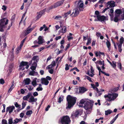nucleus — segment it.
Segmentation results:
<instances>
[{
    "instance_id": "f257e3e1",
    "label": "nucleus",
    "mask_w": 124,
    "mask_h": 124,
    "mask_svg": "<svg viewBox=\"0 0 124 124\" xmlns=\"http://www.w3.org/2000/svg\"><path fill=\"white\" fill-rule=\"evenodd\" d=\"M67 101L68 102V106L66 107V108H70L72 107L76 103L77 98L68 95L67 97Z\"/></svg>"
},
{
    "instance_id": "f03ea898",
    "label": "nucleus",
    "mask_w": 124,
    "mask_h": 124,
    "mask_svg": "<svg viewBox=\"0 0 124 124\" xmlns=\"http://www.w3.org/2000/svg\"><path fill=\"white\" fill-rule=\"evenodd\" d=\"M93 104L91 102L88 101L86 102L84 105V108L86 110V112L87 114H89L92 110Z\"/></svg>"
},
{
    "instance_id": "7ed1b4c3",
    "label": "nucleus",
    "mask_w": 124,
    "mask_h": 124,
    "mask_svg": "<svg viewBox=\"0 0 124 124\" xmlns=\"http://www.w3.org/2000/svg\"><path fill=\"white\" fill-rule=\"evenodd\" d=\"M118 96V95L116 93H108L107 95H104V97L106 99L108 98V99H107L106 100L109 101H111L114 100Z\"/></svg>"
},
{
    "instance_id": "20e7f679",
    "label": "nucleus",
    "mask_w": 124,
    "mask_h": 124,
    "mask_svg": "<svg viewBox=\"0 0 124 124\" xmlns=\"http://www.w3.org/2000/svg\"><path fill=\"white\" fill-rule=\"evenodd\" d=\"M8 20L5 18H4L0 20V31H3V28L5 27V25L8 23Z\"/></svg>"
},
{
    "instance_id": "39448f33",
    "label": "nucleus",
    "mask_w": 124,
    "mask_h": 124,
    "mask_svg": "<svg viewBox=\"0 0 124 124\" xmlns=\"http://www.w3.org/2000/svg\"><path fill=\"white\" fill-rule=\"evenodd\" d=\"M70 121L69 117L66 116H63L61 118L60 122L61 124H70Z\"/></svg>"
},
{
    "instance_id": "423d86ee",
    "label": "nucleus",
    "mask_w": 124,
    "mask_h": 124,
    "mask_svg": "<svg viewBox=\"0 0 124 124\" xmlns=\"http://www.w3.org/2000/svg\"><path fill=\"white\" fill-rule=\"evenodd\" d=\"M80 11H83L84 8L83 2L81 0L78 1L77 4V7Z\"/></svg>"
},
{
    "instance_id": "0eeeda50",
    "label": "nucleus",
    "mask_w": 124,
    "mask_h": 124,
    "mask_svg": "<svg viewBox=\"0 0 124 124\" xmlns=\"http://www.w3.org/2000/svg\"><path fill=\"white\" fill-rule=\"evenodd\" d=\"M91 85L93 88L96 91L97 93H98V96L101 95L102 94V92H104V89H100L99 90L98 88L95 86L93 84H92Z\"/></svg>"
},
{
    "instance_id": "6e6552de",
    "label": "nucleus",
    "mask_w": 124,
    "mask_h": 124,
    "mask_svg": "<svg viewBox=\"0 0 124 124\" xmlns=\"http://www.w3.org/2000/svg\"><path fill=\"white\" fill-rule=\"evenodd\" d=\"M97 17L98 20L101 22L104 21H107L108 20V18L107 17L104 16L97 15Z\"/></svg>"
},
{
    "instance_id": "1a4fd4ad",
    "label": "nucleus",
    "mask_w": 124,
    "mask_h": 124,
    "mask_svg": "<svg viewBox=\"0 0 124 124\" xmlns=\"http://www.w3.org/2000/svg\"><path fill=\"white\" fill-rule=\"evenodd\" d=\"M74 10H75V11L74 12H74H73L72 13L70 14V16H76L79 14V12L81 11H80L79 9L77 8Z\"/></svg>"
},
{
    "instance_id": "9d476101",
    "label": "nucleus",
    "mask_w": 124,
    "mask_h": 124,
    "mask_svg": "<svg viewBox=\"0 0 124 124\" xmlns=\"http://www.w3.org/2000/svg\"><path fill=\"white\" fill-rule=\"evenodd\" d=\"M8 121H9L11 124H16L18 123L19 122L18 119L16 118L13 121V118L12 117H10L8 119Z\"/></svg>"
},
{
    "instance_id": "9b49d317",
    "label": "nucleus",
    "mask_w": 124,
    "mask_h": 124,
    "mask_svg": "<svg viewBox=\"0 0 124 124\" xmlns=\"http://www.w3.org/2000/svg\"><path fill=\"white\" fill-rule=\"evenodd\" d=\"M109 5V7L110 8H112L115 6V2L112 0H110L107 3L106 5L107 6H108Z\"/></svg>"
},
{
    "instance_id": "f8f14e48",
    "label": "nucleus",
    "mask_w": 124,
    "mask_h": 124,
    "mask_svg": "<svg viewBox=\"0 0 124 124\" xmlns=\"http://www.w3.org/2000/svg\"><path fill=\"white\" fill-rule=\"evenodd\" d=\"M15 107L14 106H10L7 107V108L6 112H9L10 113H11L13 110L15 109Z\"/></svg>"
},
{
    "instance_id": "ddd939ff",
    "label": "nucleus",
    "mask_w": 124,
    "mask_h": 124,
    "mask_svg": "<svg viewBox=\"0 0 124 124\" xmlns=\"http://www.w3.org/2000/svg\"><path fill=\"white\" fill-rule=\"evenodd\" d=\"M46 9H45L39 12L36 17L37 19H39L46 11Z\"/></svg>"
},
{
    "instance_id": "4468645a",
    "label": "nucleus",
    "mask_w": 124,
    "mask_h": 124,
    "mask_svg": "<svg viewBox=\"0 0 124 124\" xmlns=\"http://www.w3.org/2000/svg\"><path fill=\"white\" fill-rule=\"evenodd\" d=\"M38 44H42L44 42V39L42 36H39L38 38Z\"/></svg>"
},
{
    "instance_id": "2eb2a0df",
    "label": "nucleus",
    "mask_w": 124,
    "mask_h": 124,
    "mask_svg": "<svg viewBox=\"0 0 124 124\" xmlns=\"http://www.w3.org/2000/svg\"><path fill=\"white\" fill-rule=\"evenodd\" d=\"M41 81L42 84H44L46 85H47L49 83V81L45 78H41Z\"/></svg>"
},
{
    "instance_id": "dca6fc26",
    "label": "nucleus",
    "mask_w": 124,
    "mask_h": 124,
    "mask_svg": "<svg viewBox=\"0 0 124 124\" xmlns=\"http://www.w3.org/2000/svg\"><path fill=\"white\" fill-rule=\"evenodd\" d=\"M64 0H63L59 1L57 2L54 4V8H56L62 4Z\"/></svg>"
},
{
    "instance_id": "f3484780",
    "label": "nucleus",
    "mask_w": 124,
    "mask_h": 124,
    "mask_svg": "<svg viewBox=\"0 0 124 124\" xmlns=\"http://www.w3.org/2000/svg\"><path fill=\"white\" fill-rule=\"evenodd\" d=\"M79 93H83L84 92L87 90V89L84 87H79Z\"/></svg>"
},
{
    "instance_id": "a211bd4d",
    "label": "nucleus",
    "mask_w": 124,
    "mask_h": 124,
    "mask_svg": "<svg viewBox=\"0 0 124 124\" xmlns=\"http://www.w3.org/2000/svg\"><path fill=\"white\" fill-rule=\"evenodd\" d=\"M37 63L35 62H34L32 64V66L31 67V69L32 70H35L37 67Z\"/></svg>"
},
{
    "instance_id": "6ab92c4d",
    "label": "nucleus",
    "mask_w": 124,
    "mask_h": 124,
    "mask_svg": "<svg viewBox=\"0 0 124 124\" xmlns=\"http://www.w3.org/2000/svg\"><path fill=\"white\" fill-rule=\"evenodd\" d=\"M37 100V98H34L33 96L32 95L29 99V102H36Z\"/></svg>"
},
{
    "instance_id": "aec40b11",
    "label": "nucleus",
    "mask_w": 124,
    "mask_h": 124,
    "mask_svg": "<svg viewBox=\"0 0 124 124\" xmlns=\"http://www.w3.org/2000/svg\"><path fill=\"white\" fill-rule=\"evenodd\" d=\"M32 30L33 29L32 28H27L26 30L24 32L25 35H27L30 33Z\"/></svg>"
},
{
    "instance_id": "412c9836",
    "label": "nucleus",
    "mask_w": 124,
    "mask_h": 124,
    "mask_svg": "<svg viewBox=\"0 0 124 124\" xmlns=\"http://www.w3.org/2000/svg\"><path fill=\"white\" fill-rule=\"evenodd\" d=\"M67 27L66 26H63L61 30H60L59 31V33H65L66 31Z\"/></svg>"
},
{
    "instance_id": "4be33fe9",
    "label": "nucleus",
    "mask_w": 124,
    "mask_h": 124,
    "mask_svg": "<svg viewBox=\"0 0 124 124\" xmlns=\"http://www.w3.org/2000/svg\"><path fill=\"white\" fill-rule=\"evenodd\" d=\"M37 78H35L33 79L32 82V84L34 87L38 85V84L37 83Z\"/></svg>"
},
{
    "instance_id": "5701e85b",
    "label": "nucleus",
    "mask_w": 124,
    "mask_h": 124,
    "mask_svg": "<svg viewBox=\"0 0 124 124\" xmlns=\"http://www.w3.org/2000/svg\"><path fill=\"white\" fill-rule=\"evenodd\" d=\"M109 12V14L111 17H113V8H111L108 10Z\"/></svg>"
},
{
    "instance_id": "b1692460",
    "label": "nucleus",
    "mask_w": 124,
    "mask_h": 124,
    "mask_svg": "<svg viewBox=\"0 0 124 124\" xmlns=\"http://www.w3.org/2000/svg\"><path fill=\"white\" fill-rule=\"evenodd\" d=\"M29 74L31 76H35L38 74V73L37 72H35L34 70H32L30 72Z\"/></svg>"
},
{
    "instance_id": "393cba45",
    "label": "nucleus",
    "mask_w": 124,
    "mask_h": 124,
    "mask_svg": "<svg viewBox=\"0 0 124 124\" xmlns=\"http://www.w3.org/2000/svg\"><path fill=\"white\" fill-rule=\"evenodd\" d=\"M31 81V80L30 78H27L24 79V82L25 85H28L30 84Z\"/></svg>"
},
{
    "instance_id": "a878e982",
    "label": "nucleus",
    "mask_w": 124,
    "mask_h": 124,
    "mask_svg": "<svg viewBox=\"0 0 124 124\" xmlns=\"http://www.w3.org/2000/svg\"><path fill=\"white\" fill-rule=\"evenodd\" d=\"M87 101L85 100H84L83 99H82L80 101V102L79 103V106L81 107L82 106L80 105L81 104H84L85 105V104L86 103V102H87Z\"/></svg>"
},
{
    "instance_id": "bb28decb",
    "label": "nucleus",
    "mask_w": 124,
    "mask_h": 124,
    "mask_svg": "<svg viewBox=\"0 0 124 124\" xmlns=\"http://www.w3.org/2000/svg\"><path fill=\"white\" fill-rule=\"evenodd\" d=\"M106 44L107 46L108 50H110V49L111 46V44L110 42H109L108 40H107V41L106 42Z\"/></svg>"
},
{
    "instance_id": "cd10ccee",
    "label": "nucleus",
    "mask_w": 124,
    "mask_h": 124,
    "mask_svg": "<svg viewBox=\"0 0 124 124\" xmlns=\"http://www.w3.org/2000/svg\"><path fill=\"white\" fill-rule=\"evenodd\" d=\"M28 64V63L27 62H22L20 64V66L23 67L26 65Z\"/></svg>"
},
{
    "instance_id": "c85d7f7f",
    "label": "nucleus",
    "mask_w": 124,
    "mask_h": 124,
    "mask_svg": "<svg viewBox=\"0 0 124 124\" xmlns=\"http://www.w3.org/2000/svg\"><path fill=\"white\" fill-rule=\"evenodd\" d=\"M95 63L97 64H100V65H102L104 63V61H101V60L97 61L95 62Z\"/></svg>"
},
{
    "instance_id": "c756f323",
    "label": "nucleus",
    "mask_w": 124,
    "mask_h": 124,
    "mask_svg": "<svg viewBox=\"0 0 124 124\" xmlns=\"http://www.w3.org/2000/svg\"><path fill=\"white\" fill-rule=\"evenodd\" d=\"M117 44L118 46V51L119 52L121 53L122 50V49L121 48L122 45L119 44V43H117Z\"/></svg>"
},
{
    "instance_id": "7c9ffc66",
    "label": "nucleus",
    "mask_w": 124,
    "mask_h": 124,
    "mask_svg": "<svg viewBox=\"0 0 124 124\" xmlns=\"http://www.w3.org/2000/svg\"><path fill=\"white\" fill-rule=\"evenodd\" d=\"M115 13L118 14H120L122 13V12L121 9H116V10L115 12Z\"/></svg>"
},
{
    "instance_id": "2f4dec72",
    "label": "nucleus",
    "mask_w": 124,
    "mask_h": 124,
    "mask_svg": "<svg viewBox=\"0 0 124 124\" xmlns=\"http://www.w3.org/2000/svg\"><path fill=\"white\" fill-rule=\"evenodd\" d=\"M112 112L111 110H108L105 111V114L106 115H108L110 114Z\"/></svg>"
},
{
    "instance_id": "473e14b6",
    "label": "nucleus",
    "mask_w": 124,
    "mask_h": 124,
    "mask_svg": "<svg viewBox=\"0 0 124 124\" xmlns=\"http://www.w3.org/2000/svg\"><path fill=\"white\" fill-rule=\"evenodd\" d=\"M63 99V96L62 95H61L59 97L58 99V102L59 103H60L62 101Z\"/></svg>"
},
{
    "instance_id": "72a5a7b5",
    "label": "nucleus",
    "mask_w": 124,
    "mask_h": 124,
    "mask_svg": "<svg viewBox=\"0 0 124 124\" xmlns=\"http://www.w3.org/2000/svg\"><path fill=\"white\" fill-rule=\"evenodd\" d=\"M39 58L38 55L34 56L32 58V60H36V62L37 61L39 60Z\"/></svg>"
},
{
    "instance_id": "f704fd0d",
    "label": "nucleus",
    "mask_w": 124,
    "mask_h": 124,
    "mask_svg": "<svg viewBox=\"0 0 124 124\" xmlns=\"http://www.w3.org/2000/svg\"><path fill=\"white\" fill-rule=\"evenodd\" d=\"M123 42H124V38L123 37H122L120 39V43H119V44L122 45Z\"/></svg>"
},
{
    "instance_id": "c9c22d12",
    "label": "nucleus",
    "mask_w": 124,
    "mask_h": 124,
    "mask_svg": "<svg viewBox=\"0 0 124 124\" xmlns=\"http://www.w3.org/2000/svg\"><path fill=\"white\" fill-rule=\"evenodd\" d=\"M22 108H21L20 109V110H22L24 108L26 105V102L23 101L22 103Z\"/></svg>"
},
{
    "instance_id": "e433bc0d",
    "label": "nucleus",
    "mask_w": 124,
    "mask_h": 124,
    "mask_svg": "<svg viewBox=\"0 0 124 124\" xmlns=\"http://www.w3.org/2000/svg\"><path fill=\"white\" fill-rule=\"evenodd\" d=\"M91 42V39L90 38H89L87 39V42L86 43L87 45L89 44Z\"/></svg>"
},
{
    "instance_id": "4c0bfd02",
    "label": "nucleus",
    "mask_w": 124,
    "mask_h": 124,
    "mask_svg": "<svg viewBox=\"0 0 124 124\" xmlns=\"http://www.w3.org/2000/svg\"><path fill=\"white\" fill-rule=\"evenodd\" d=\"M71 11L70 10L68 12L65 13L64 14V16L65 17H66L68 16L70 14Z\"/></svg>"
},
{
    "instance_id": "58836bf2",
    "label": "nucleus",
    "mask_w": 124,
    "mask_h": 124,
    "mask_svg": "<svg viewBox=\"0 0 124 124\" xmlns=\"http://www.w3.org/2000/svg\"><path fill=\"white\" fill-rule=\"evenodd\" d=\"M87 74L89 76L91 77H93V76L94 75L93 74V73L91 72L90 73L89 71H88L87 72Z\"/></svg>"
},
{
    "instance_id": "ea45409f",
    "label": "nucleus",
    "mask_w": 124,
    "mask_h": 124,
    "mask_svg": "<svg viewBox=\"0 0 124 124\" xmlns=\"http://www.w3.org/2000/svg\"><path fill=\"white\" fill-rule=\"evenodd\" d=\"M22 47V46H21L20 45L19 47H18L16 49V53L17 54L19 53L20 51V50Z\"/></svg>"
},
{
    "instance_id": "a19ab883",
    "label": "nucleus",
    "mask_w": 124,
    "mask_h": 124,
    "mask_svg": "<svg viewBox=\"0 0 124 124\" xmlns=\"http://www.w3.org/2000/svg\"><path fill=\"white\" fill-rule=\"evenodd\" d=\"M32 111L31 110L28 111L26 112V114L27 115H29L32 114Z\"/></svg>"
},
{
    "instance_id": "79ce46f5",
    "label": "nucleus",
    "mask_w": 124,
    "mask_h": 124,
    "mask_svg": "<svg viewBox=\"0 0 124 124\" xmlns=\"http://www.w3.org/2000/svg\"><path fill=\"white\" fill-rule=\"evenodd\" d=\"M14 85L13 84H12V85H11V86L10 87V88H9V89L8 90V91L10 92L14 88Z\"/></svg>"
},
{
    "instance_id": "37998d69",
    "label": "nucleus",
    "mask_w": 124,
    "mask_h": 124,
    "mask_svg": "<svg viewBox=\"0 0 124 124\" xmlns=\"http://www.w3.org/2000/svg\"><path fill=\"white\" fill-rule=\"evenodd\" d=\"M28 89L30 91H31L33 89V88L32 87V86L31 85H29L28 86H26Z\"/></svg>"
},
{
    "instance_id": "c03bdc74",
    "label": "nucleus",
    "mask_w": 124,
    "mask_h": 124,
    "mask_svg": "<svg viewBox=\"0 0 124 124\" xmlns=\"http://www.w3.org/2000/svg\"><path fill=\"white\" fill-rule=\"evenodd\" d=\"M15 105L16 107L17 108H21V105H19L17 102L15 103Z\"/></svg>"
},
{
    "instance_id": "a18cd8bd",
    "label": "nucleus",
    "mask_w": 124,
    "mask_h": 124,
    "mask_svg": "<svg viewBox=\"0 0 124 124\" xmlns=\"http://www.w3.org/2000/svg\"><path fill=\"white\" fill-rule=\"evenodd\" d=\"M54 67L53 65L51 64L47 67L46 68L47 69H49L53 68Z\"/></svg>"
},
{
    "instance_id": "49530a36",
    "label": "nucleus",
    "mask_w": 124,
    "mask_h": 124,
    "mask_svg": "<svg viewBox=\"0 0 124 124\" xmlns=\"http://www.w3.org/2000/svg\"><path fill=\"white\" fill-rule=\"evenodd\" d=\"M95 55L97 57H98V56H101L100 52V51L99 52H95Z\"/></svg>"
},
{
    "instance_id": "de8ad7c7",
    "label": "nucleus",
    "mask_w": 124,
    "mask_h": 124,
    "mask_svg": "<svg viewBox=\"0 0 124 124\" xmlns=\"http://www.w3.org/2000/svg\"><path fill=\"white\" fill-rule=\"evenodd\" d=\"M2 124H8L7 121L5 119H3L2 121Z\"/></svg>"
},
{
    "instance_id": "09e8293b",
    "label": "nucleus",
    "mask_w": 124,
    "mask_h": 124,
    "mask_svg": "<svg viewBox=\"0 0 124 124\" xmlns=\"http://www.w3.org/2000/svg\"><path fill=\"white\" fill-rule=\"evenodd\" d=\"M112 63H113V64L112 63V65H111L114 68H115L116 67V62L114 61H113L112 62Z\"/></svg>"
},
{
    "instance_id": "8fccbe9b",
    "label": "nucleus",
    "mask_w": 124,
    "mask_h": 124,
    "mask_svg": "<svg viewBox=\"0 0 124 124\" xmlns=\"http://www.w3.org/2000/svg\"><path fill=\"white\" fill-rule=\"evenodd\" d=\"M88 80H89V81L91 82H92L93 81L91 80V78L89 77L88 76H86L85 77Z\"/></svg>"
},
{
    "instance_id": "3c124183",
    "label": "nucleus",
    "mask_w": 124,
    "mask_h": 124,
    "mask_svg": "<svg viewBox=\"0 0 124 124\" xmlns=\"http://www.w3.org/2000/svg\"><path fill=\"white\" fill-rule=\"evenodd\" d=\"M26 38H25L21 41V43L20 44V46H22L24 42V41H25V40H26Z\"/></svg>"
},
{
    "instance_id": "603ef678",
    "label": "nucleus",
    "mask_w": 124,
    "mask_h": 124,
    "mask_svg": "<svg viewBox=\"0 0 124 124\" xmlns=\"http://www.w3.org/2000/svg\"><path fill=\"white\" fill-rule=\"evenodd\" d=\"M65 70H68L69 69V67L68 64H65Z\"/></svg>"
},
{
    "instance_id": "864d4df0",
    "label": "nucleus",
    "mask_w": 124,
    "mask_h": 124,
    "mask_svg": "<svg viewBox=\"0 0 124 124\" xmlns=\"http://www.w3.org/2000/svg\"><path fill=\"white\" fill-rule=\"evenodd\" d=\"M79 114V112L78 111H77L75 112L74 114V116L75 117H77L78 116Z\"/></svg>"
},
{
    "instance_id": "5fc2aeb1",
    "label": "nucleus",
    "mask_w": 124,
    "mask_h": 124,
    "mask_svg": "<svg viewBox=\"0 0 124 124\" xmlns=\"http://www.w3.org/2000/svg\"><path fill=\"white\" fill-rule=\"evenodd\" d=\"M43 88L42 87H38L36 88V90L38 91H42L43 90Z\"/></svg>"
},
{
    "instance_id": "6e6d98bb",
    "label": "nucleus",
    "mask_w": 124,
    "mask_h": 124,
    "mask_svg": "<svg viewBox=\"0 0 124 124\" xmlns=\"http://www.w3.org/2000/svg\"><path fill=\"white\" fill-rule=\"evenodd\" d=\"M46 27V25L44 24L43 25V26L40 27L39 30L40 31H42L43 29Z\"/></svg>"
},
{
    "instance_id": "4d7b16f0",
    "label": "nucleus",
    "mask_w": 124,
    "mask_h": 124,
    "mask_svg": "<svg viewBox=\"0 0 124 124\" xmlns=\"http://www.w3.org/2000/svg\"><path fill=\"white\" fill-rule=\"evenodd\" d=\"M31 95H32L31 93H29L26 96L28 98V99L30 96L31 97Z\"/></svg>"
},
{
    "instance_id": "13d9d810",
    "label": "nucleus",
    "mask_w": 124,
    "mask_h": 124,
    "mask_svg": "<svg viewBox=\"0 0 124 124\" xmlns=\"http://www.w3.org/2000/svg\"><path fill=\"white\" fill-rule=\"evenodd\" d=\"M31 95H32L31 93H29L26 96L28 98V99L30 96L31 97Z\"/></svg>"
},
{
    "instance_id": "bf43d9fd",
    "label": "nucleus",
    "mask_w": 124,
    "mask_h": 124,
    "mask_svg": "<svg viewBox=\"0 0 124 124\" xmlns=\"http://www.w3.org/2000/svg\"><path fill=\"white\" fill-rule=\"evenodd\" d=\"M0 83L1 84H4V80L3 79H0Z\"/></svg>"
},
{
    "instance_id": "052dcab7",
    "label": "nucleus",
    "mask_w": 124,
    "mask_h": 124,
    "mask_svg": "<svg viewBox=\"0 0 124 124\" xmlns=\"http://www.w3.org/2000/svg\"><path fill=\"white\" fill-rule=\"evenodd\" d=\"M62 17L60 16H56L55 17V19L58 20L60 18H61Z\"/></svg>"
},
{
    "instance_id": "680f3d73",
    "label": "nucleus",
    "mask_w": 124,
    "mask_h": 124,
    "mask_svg": "<svg viewBox=\"0 0 124 124\" xmlns=\"http://www.w3.org/2000/svg\"><path fill=\"white\" fill-rule=\"evenodd\" d=\"M101 72L103 74H104L105 75H106V76H109V74H108V73H106L105 72H103V71H101Z\"/></svg>"
},
{
    "instance_id": "e2e57ef3",
    "label": "nucleus",
    "mask_w": 124,
    "mask_h": 124,
    "mask_svg": "<svg viewBox=\"0 0 124 124\" xmlns=\"http://www.w3.org/2000/svg\"><path fill=\"white\" fill-rule=\"evenodd\" d=\"M21 93L22 94H24L25 92L24 90L23 89H21L20 90Z\"/></svg>"
},
{
    "instance_id": "0e129e2a",
    "label": "nucleus",
    "mask_w": 124,
    "mask_h": 124,
    "mask_svg": "<svg viewBox=\"0 0 124 124\" xmlns=\"http://www.w3.org/2000/svg\"><path fill=\"white\" fill-rule=\"evenodd\" d=\"M121 64L120 63H118L117 64V66L120 69H121Z\"/></svg>"
},
{
    "instance_id": "69168bd1",
    "label": "nucleus",
    "mask_w": 124,
    "mask_h": 124,
    "mask_svg": "<svg viewBox=\"0 0 124 124\" xmlns=\"http://www.w3.org/2000/svg\"><path fill=\"white\" fill-rule=\"evenodd\" d=\"M118 19L117 17L116 16H115L114 19V21L116 22H118Z\"/></svg>"
},
{
    "instance_id": "338daca9",
    "label": "nucleus",
    "mask_w": 124,
    "mask_h": 124,
    "mask_svg": "<svg viewBox=\"0 0 124 124\" xmlns=\"http://www.w3.org/2000/svg\"><path fill=\"white\" fill-rule=\"evenodd\" d=\"M2 9L4 11H5L7 9V7L5 5H3L2 8Z\"/></svg>"
},
{
    "instance_id": "774afa93",
    "label": "nucleus",
    "mask_w": 124,
    "mask_h": 124,
    "mask_svg": "<svg viewBox=\"0 0 124 124\" xmlns=\"http://www.w3.org/2000/svg\"><path fill=\"white\" fill-rule=\"evenodd\" d=\"M24 115V114L23 113H22L20 114V116L21 118H23Z\"/></svg>"
}]
</instances>
